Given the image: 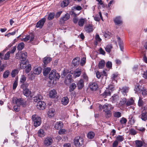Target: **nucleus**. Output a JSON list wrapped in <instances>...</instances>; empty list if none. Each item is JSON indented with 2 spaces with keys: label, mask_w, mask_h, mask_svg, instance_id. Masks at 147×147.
<instances>
[{
  "label": "nucleus",
  "mask_w": 147,
  "mask_h": 147,
  "mask_svg": "<svg viewBox=\"0 0 147 147\" xmlns=\"http://www.w3.org/2000/svg\"><path fill=\"white\" fill-rule=\"evenodd\" d=\"M114 107L110 104L106 103L104 105H100L99 108L100 109H103V111L106 118H109L111 117L112 113L110 110L114 108Z\"/></svg>",
  "instance_id": "1"
},
{
  "label": "nucleus",
  "mask_w": 147,
  "mask_h": 147,
  "mask_svg": "<svg viewBox=\"0 0 147 147\" xmlns=\"http://www.w3.org/2000/svg\"><path fill=\"white\" fill-rule=\"evenodd\" d=\"M13 102L16 105L20 106L22 105L23 107H25L26 104V102L23 99L17 98H13L12 100Z\"/></svg>",
  "instance_id": "2"
},
{
  "label": "nucleus",
  "mask_w": 147,
  "mask_h": 147,
  "mask_svg": "<svg viewBox=\"0 0 147 147\" xmlns=\"http://www.w3.org/2000/svg\"><path fill=\"white\" fill-rule=\"evenodd\" d=\"M32 119L34 123V126L36 127L39 126L41 123L40 117L36 115H33L32 117Z\"/></svg>",
  "instance_id": "3"
},
{
  "label": "nucleus",
  "mask_w": 147,
  "mask_h": 147,
  "mask_svg": "<svg viewBox=\"0 0 147 147\" xmlns=\"http://www.w3.org/2000/svg\"><path fill=\"white\" fill-rule=\"evenodd\" d=\"M113 90L114 88L113 86H109L108 88H107L106 90L102 94V96L104 98H105L107 96H110L111 93Z\"/></svg>",
  "instance_id": "4"
},
{
  "label": "nucleus",
  "mask_w": 147,
  "mask_h": 147,
  "mask_svg": "<svg viewBox=\"0 0 147 147\" xmlns=\"http://www.w3.org/2000/svg\"><path fill=\"white\" fill-rule=\"evenodd\" d=\"M60 75L59 74L57 73L54 70H52L49 74V79L52 80L55 79L56 80L59 79Z\"/></svg>",
  "instance_id": "5"
},
{
  "label": "nucleus",
  "mask_w": 147,
  "mask_h": 147,
  "mask_svg": "<svg viewBox=\"0 0 147 147\" xmlns=\"http://www.w3.org/2000/svg\"><path fill=\"white\" fill-rule=\"evenodd\" d=\"M83 140L80 137L78 136L74 139V143L75 146L77 147H79L83 144Z\"/></svg>",
  "instance_id": "6"
},
{
  "label": "nucleus",
  "mask_w": 147,
  "mask_h": 147,
  "mask_svg": "<svg viewBox=\"0 0 147 147\" xmlns=\"http://www.w3.org/2000/svg\"><path fill=\"white\" fill-rule=\"evenodd\" d=\"M147 107H144L142 108L143 110L142 114L140 117L143 121H146L147 120V112L146 111Z\"/></svg>",
  "instance_id": "7"
},
{
  "label": "nucleus",
  "mask_w": 147,
  "mask_h": 147,
  "mask_svg": "<svg viewBox=\"0 0 147 147\" xmlns=\"http://www.w3.org/2000/svg\"><path fill=\"white\" fill-rule=\"evenodd\" d=\"M52 142L53 140L51 138L47 137L45 138L44 142V145L46 146H48L52 144Z\"/></svg>",
  "instance_id": "8"
},
{
  "label": "nucleus",
  "mask_w": 147,
  "mask_h": 147,
  "mask_svg": "<svg viewBox=\"0 0 147 147\" xmlns=\"http://www.w3.org/2000/svg\"><path fill=\"white\" fill-rule=\"evenodd\" d=\"M37 102L36 106L38 109L43 110L45 109L46 104L44 102L41 101H38Z\"/></svg>",
  "instance_id": "9"
},
{
  "label": "nucleus",
  "mask_w": 147,
  "mask_h": 147,
  "mask_svg": "<svg viewBox=\"0 0 147 147\" xmlns=\"http://www.w3.org/2000/svg\"><path fill=\"white\" fill-rule=\"evenodd\" d=\"M47 115L49 118L53 117L55 114V111L54 108H51L49 109L47 112Z\"/></svg>",
  "instance_id": "10"
},
{
  "label": "nucleus",
  "mask_w": 147,
  "mask_h": 147,
  "mask_svg": "<svg viewBox=\"0 0 147 147\" xmlns=\"http://www.w3.org/2000/svg\"><path fill=\"white\" fill-rule=\"evenodd\" d=\"M34 35L33 34H30L26 36L25 38L22 39V40L24 41H27L29 40L31 42L34 40Z\"/></svg>",
  "instance_id": "11"
},
{
  "label": "nucleus",
  "mask_w": 147,
  "mask_h": 147,
  "mask_svg": "<svg viewBox=\"0 0 147 147\" xmlns=\"http://www.w3.org/2000/svg\"><path fill=\"white\" fill-rule=\"evenodd\" d=\"M46 21L45 19L43 18L38 21L36 24V27L41 28L43 26Z\"/></svg>",
  "instance_id": "12"
},
{
  "label": "nucleus",
  "mask_w": 147,
  "mask_h": 147,
  "mask_svg": "<svg viewBox=\"0 0 147 147\" xmlns=\"http://www.w3.org/2000/svg\"><path fill=\"white\" fill-rule=\"evenodd\" d=\"M85 30L88 33L92 32L94 30L93 26L92 24H87L85 26Z\"/></svg>",
  "instance_id": "13"
},
{
  "label": "nucleus",
  "mask_w": 147,
  "mask_h": 147,
  "mask_svg": "<svg viewBox=\"0 0 147 147\" xmlns=\"http://www.w3.org/2000/svg\"><path fill=\"white\" fill-rule=\"evenodd\" d=\"M81 74V70L80 68H78L75 69L74 72L73 76L76 78L79 77Z\"/></svg>",
  "instance_id": "14"
},
{
  "label": "nucleus",
  "mask_w": 147,
  "mask_h": 147,
  "mask_svg": "<svg viewBox=\"0 0 147 147\" xmlns=\"http://www.w3.org/2000/svg\"><path fill=\"white\" fill-rule=\"evenodd\" d=\"M114 22L115 24L117 25H120L122 24V21L120 16L116 17L114 20Z\"/></svg>",
  "instance_id": "15"
},
{
  "label": "nucleus",
  "mask_w": 147,
  "mask_h": 147,
  "mask_svg": "<svg viewBox=\"0 0 147 147\" xmlns=\"http://www.w3.org/2000/svg\"><path fill=\"white\" fill-rule=\"evenodd\" d=\"M69 17L70 16L69 14L66 13L60 19V23L61 24H63L65 21H66L69 19Z\"/></svg>",
  "instance_id": "16"
},
{
  "label": "nucleus",
  "mask_w": 147,
  "mask_h": 147,
  "mask_svg": "<svg viewBox=\"0 0 147 147\" xmlns=\"http://www.w3.org/2000/svg\"><path fill=\"white\" fill-rule=\"evenodd\" d=\"M89 87L92 90H96L98 88V86L96 82H91L89 84Z\"/></svg>",
  "instance_id": "17"
},
{
  "label": "nucleus",
  "mask_w": 147,
  "mask_h": 147,
  "mask_svg": "<svg viewBox=\"0 0 147 147\" xmlns=\"http://www.w3.org/2000/svg\"><path fill=\"white\" fill-rule=\"evenodd\" d=\"M63 127V124L61 121L56 122L55 125V128L56 129H59L62 128Z\"/></svg>",
  "instance_id": "18"
},
{
  "label": "nucleus",
  "mask_w": 147,
  "mask_h": 147,
  "mask_svg": "<svg viewBox=\"0 0 147 147\" xmlns=\"http://www.w3.org/2000/svg\"><path fill=\"white\" fill-rule=\"evenodd\" d=\"M86 22V18H81L79 19L78 24L80 26L82 27L84 25Z\"/></svg>",
  "instance_id": "19"
},
{
  "label": "nucleus",
  "mask_w": 147,
  "mask_h": 147,
  "mask_svg": "<svg viewBox=\"0 0 147 147\" xmlns=\"http://www.w3.org/2000/svg\"><path fill=\"white\" fill-rule=\"evenodd\" d=\"M117 39L118 44L119 46L120 50L121 51H123V42L121 40L119 36H117Z\"/></svg>",
  "instance_id": "20"
},
{
  "label": "nucleus",
  "mask_w": 147,
  "mask_h": 147,
  "mask_svg": "<svg viewBox=\"0 0 147 147\" xmlns=\"http://www.w3.org/2000/svg\"><path fill=\"white\" fill-rule=\"evenodd\" d=\"M80 58L77 57L74 59L72 61V63L74 66H76L79 64Z\"/></svg>",
  "instance_id": "21"
},
{
  "label": "nucleus",
  "mask_w": 147,
  "mask_h": 147,
  "mask_svg": "<svg viewBox=\"0 0 147 147\" xmlns=\"http://www.w3.org/2000/svg\"><path fill=\"white\" fill-rule=\"evenodd\" d=\"M42 69L40 67H35L33 70V73L35 74L39 75Z\"/></svg>",
  "instance_id": "22"
},
{
  "label": "nucleus",
  "mask_w": 147,
  "mask_h": 147,
  "mask_svg": "<svg viewBox=\"0 0 147 147\" xmlns=\"http://www.w3.org/2000/svg\"><path fill=\"white\" fill-rule=\"evenodd\" d=\"M121 92L124 95H126V93L128 92L129 90V88L126 86L122 87L121 88H120Z\"/></svg>",
  "instance_id": "23"
},
{
  "label": "nucleus",
  "mask_w": 147,
  "mask_h": 147,
  "mask_svg": "<svg viewBox=\"0 0 147 147\" xmlns=\"http://www.w3.org/2000/svg\"><path fill=\"white\" fill-rule=\"evenodd\" d=\"M20 58L21 60L26 59L27 57V53L26 52L22 51L21 53Z\"/></svg>",
  "instance_id": "24"
},
{
  "label": "nucleus",
  "mask_w": 147,
  "mask_h": 147,
  "mask_svg": "<svg viewBox=\"0 0 147 147\" xmlns=\"http://www.w3.org/2000/svg\"><path fill=\"white\" fill-rule=\"evenodd\" d=\"M57 94V92L54 90H51L50 91L49 93V96L50 97L53 98H55Z\"/></svg>",
  "instance_id": "25"
},
{
  "label": "nucleus",
  "mask_w": 147,
  "mask_h": 147,
  "mask_svg": "<svg viewBox=\"0 0 147 147\" xmlns=\"http://www.w3.org/2000/svg\"><path fill=\"white\" fill-rule=\"evenodd\" d=\"M129 120L130 123L131 124H133L135 122V120L134 115L131 114L129 116Z\"/></svg>",
  "instance_id": "26"
},
{
  "label": "nucleus",
  "mask_w": 147,
  "mask_h": 147,
  "mask_svg": "<svg viewBox=\"0 0 147 147\" xmlns=\"http://www.w3.org/2000/svg\"><path fill=\"white\" fill-rule=\"evenodd\" d=\"M23 94L26 97L30 96L31 92L28 89L23 90Z\"/></svg>",
  "instance_id": "27"
},
{
  "label": "nucleus",
  "mask_w": 147,
  "mask_h": 147,
  "mask_svg": "<svg viewBox=\"0 0 147 147\" xmlns=\"http://www.w3.org/2000/svg\"><path fill=\"white\" fill-rule=\"evenodd\" d=\"M78 86L79 89H81L84 86V81L82 79H80L77 84Z\"/></svg>",
  "instance_id": "28"
},
{
  "label": "nucleus",
  "mask_w": 147,
  "mask_h": 147,
  "mask_svg": "<svg viewBox=\"0 0 147 147\" xmlns=\"http://www.w3.org/2000/svg\"><path fill=\"white\" fill-rule=\"evenodd\" d=\"M69 102V99L67 97H64L62 98L61 103L64 105H67Z\"/></svg>",
  "instance_id": "29"
},
{
  "label": "nucleus",
  "mask_w": 147,
  "mask_h": 147,
  "mask_svg": "<svg viewBox=\"0 0 147 147\" xmlns=\"http://www.w3.org/2000/svg\"><path fill=\"white\" fill-rule=\"evenodd\" d=\"M52 60V58L49 57H45L43 60V62L45 64H47L50 62Z\"/></svg>",
  "instance_id": "30"
},
{
  "label": "nucleus",
  "mask_w": 147,
  "mask_h": 147,
  "mask_svg": "<svg viewBox=\"0 0 147 147\" xmlns=\"http://www.w3.org/2000/svg\"><path fill=\"white\" fill-rule=\"evenodd\" d=\"M38 136L40 137H43L45 136V133L44 130L43 129H40L38 132Z\"/></svg>",
  "instance_id": "31"
},
{
  "label": "nucleus",
  "mask_w": 147,
  "mask_h": 147,
  "mask_svg": "<svg viewBox=\"0 0 147 147\" xmlns=\"http://www.w3.org/2000/svg\"><path fill=\"white\" fill-rule=\"evenodd\" d=\"M76 87V85L75 83H72L69 86V91L71 92L74 90Z\"/></svg>",
  "instance_id": "32"
},
{
  "label": "nucleus",
  "mask_w": 147,
  "mask_h": 147,
  "mask_svg": "<svg viewBox=\"0 0 147 147\" xmlns=\"http://www.w3.org/2000/svg\"><path fill=\"white\" fill-rule=\"evenodd\" d=\"M105 64V62L104 60H102L98 63V67L99 69H102L104 67Z\"/></svg>",
  "instance_id": "33"
},
{
  "label": "nucleus",
  "mask_w": 147,
  "mask_h": 147,
  "mask_svg": "<svg viewBox=\"0 0 147 147\" xmlns=\"http://www.w3.org/2000/svg\"><path fill=\"white\" fill-rule=\"evenodd\" d=\"M51 70V69L50 67H47L44 69L43 72L44 75L45 76H47Z\"/></svg>",
  "instance_id": "34"
},
{
  "label": "nucleus",
  "mask_w": 147,
  "mask_h": 147,
  "mask_svg": "<svg viewBox=\"0 0 147 147\" xmlns=\"http://www.w3.org/2000/svg\"><path fill=\"white\" fill-rule=\"evenodd\" d=\"M69 1L68 0H64L61 3V7H63L67 6L69 4Z\"/></svg>",
  "instance_id": "35"
},
{
  "label": "nucleus",
  "mask_w": 147,
  "mask_h": 147,
  "mask_svg": "<svg viewBox=\"0 0 147 147\" xmlns=\"http://www.w3.org/2000/svg\"><path fill=\"white\" fill-rule=\"evenodd\" d=\"M29 85V84L27 82H25L22 83L21 86V87L22 89L23 90L28 89L27 88Z\"/></svg>",
  "instance_id": "36"
},
{
  "label": "nucleus",
  "mask_w": 147,
  "mask_h": 147,
  "mask_svg": "<svg viewBox=\"0 0 147 147\" xmlns=\"http://www.w3.org/2000/svg\"><path fill=\"white\" fill-rule=\"evenodd\" d=\"M112 48L113 47L111 45H109L107 46L105 48L106 51L107 52L110 53Z\"/></svg>",
  "instance_id": "37"
},
{
  "label": "nucleus",
  "mask_w": 147,
  "mask_h": 147,
  "mask_svg": "<svg viewBox=\"0 0 147 147\" xmlns=\"http://www.w3.org/2000/svg\"><path fill=\"white\" fill-rule=\"evenodd\" d=\"M94 133L93 132L90 131L87 134V137L90 139H92L94 138Z\"/></svg>",
  "instance_id": "38"
},
{
  "label": "nucleus",
  "mask_w": 147,
  "mask_h": 147,
  "mask_svg": "<svg viewBox=\"0 0 147 147\" xmlns=\"http://www.w3.org/2000/svg\"><path fill=\"white\" fill-rule=\"evenodd\" d=\"M134 100L132 98L128 100L126 102V105L127 106H129L131 105L134 103Z\"/></svg>",
  "instance_id": "39"
},
{
  "label": "nucleus",
  "mask_w": 147,
  "mask_h": 147,
  "mask_svg": "<svg viewBox=\"0 0 147 147\" xmlns=\"http://www.w3.org/2000/svg\"><path fill=\"white\" fill-rule=\"evenodd\" d=\"M113 102H115L118 101L119 99V97L117 95L113 96L111 98Z\"/></svg>",
  "instance_id": "40"
},
{
  "label": "nucleus",
  "mask_w": 147,
  "mask_h": 147,
  "mask_svg": "<svg viewBox=\"0 0 147 147\" xmlns=\"http://www.w3.org/2000/svg\"><path fill=\"white\" fill-rule=\"evenodd\" d=\"M19 70L18 69H15L13 70L11 73V75L12 77H14L16 74L18 73Z\"/></svg>",
  "instance_id": "41"
},
{
  "label": "nucleus",
  "mask_w": 147,
  "mask_h": 147,
  "mask_svg": "<svg viewBox=\"0 0 147 147\" xmlns=\"http://www.w3.org/2000/svg\"><path fill=\"white\" fill-rule=\"evenodd\" d=\"M42 96L40 95H38L36 97L34 98V101L35 102H37L38 101L42 99Z\"/></svg>",
  "instance_id": "42"
},
{
  "label": "nucleus",
  "mask_w": 147,
  "mask_h": 147,
  "mask_svg": "<svg viewBox=\"0 0 147 147\" xmlns=\"http://www.w3.org/2000/svg\"><path fill=\"white\" fill-rule=\"evenodd\" d=\"M24 44L23 42H22L19 44L17 47L18 49L19 50H21L24 47Z\"/></svg>",
  "instance_id": "43"
},
{
  "label": "nucleus",
  "mask_w": 147,
  "mask_h": 147,
  "mask_svg": "<svg viewBox=\"0 0 147 147\" xmlns=\"http://www.w3.org/2000/svg\"><path fill=\"white\" fill-rule=\"evenodd\" d=\"M136 145L137 147H141L143 145L142 142L140 140H136L135 141Z\"/></svg>",
  "instance_id": "44"
},
{
  "label": "nucleus",
  "mask_w": 147,
  "mask_h": 147,
  "mask_svg": "<svg viewBox=\"0 0 147 147\" xmlns=\"http://www.w3.org/2000/svg\"><path fill=\"white\" fill-rule=\"evenodd\" d=\"M26 77L24 75H22L21 76L20 78V82L21 83H25V82L26 81Z\"/></svg>",
  "instance_id": "45"
},
{
  "label": "nucleus",
  "mask_w": 147,
  "mask_h": 147,
  "mask_svg": "<svg viewBox=\"0 0 147 147\" xmlns=\"http://www.w3.org/2000/svg\"><path fill=\"white\" fill-rule=\"evenodd\" d=\"M68 77H69V78H66V79H65V83L66 84H68L69 83H70L71 82V76L70 75V74L69 75H68Z\"/></svg>",
  "instance_id": "46"
},
{
  "label": "nucleus",
  "mask_w": 147,
  "mask_h": 147,
  "mask_svg": "<svg viewBox=\"0 0 147 147\" xmlns=\"http://www.w3.org/2000/svg\"><path fill=\"white\" fill-rule=\"evenodd\" d=\"M113 115L115 117L119 118L121 116V113L119 112H115L113 113Z\"/></svg>",
  "instance_id": "47"
},
{
  "label": "nucleus",
  "mask_w": 147,
  "mask_h": 147,
  "mask_svg": "<svg viewBox=\"0 0 147 147\" xmlns=\"http://www.w3.org/2000/svg\"><path fill=\"white\" fill-rule=\"evenodd\" d=\"M25 71L26 73H28L31 69V66L30 64H28L25 68Z\"/></svg>",
  "instance_id": "48"
},
{
  "label": "nucleus",
  "mask_w": 147,
  "mask_h": 147,
  "mask_svg": "<svg viewBox=\"0 0 147 147\" xmlns=\"http://www.w3.org/2000/svg\"><path fill=\"white\" fill-rule=\"evenodd\" d=\"M120 122L121 124H125L127 122V120L125 118L123 117L121 119Z\"/></svg>",
  "instance_id": "49"
},
{
  "label": "nucleus",
  "mask_w": 147,
  "mask_h": 147,
  "mask_svg": "<svg viewBox=\"0 0 147 147\" xmlns=\"http://www.w3.org/2000/svg\"><path fill=\"white\" fill-rule=\"evenodd\" d=\"M141 88V87L138 84L137 86H136L134 89L136 92L138 93L139 92Z\"/></svg>",
  "instance_id": "50"
},
{
  "label": "nucleus",
  "mask_w": 147,
  "mask_h": 147,
  "mask_svg": "<svg viewBox=\"0 0 147 147\" xmlns=\"http://www.w3.org/2000/svg\"><path fill=\"white\" fill-rule=\"evenodd\" d=\"M9 74V72L8 71H7L4 72L3 76V77L5 78H7Z\"/></svg>",
  "instance_id": "51"
},
{
  "label": "nucleus",
  "mask_w": 147,
  "mask_h": 147,
  "mask_svg": "<svg viewBox=\"0 0 147 147\" xmlns=\"http://www.w3.org/2000/svg\"><path fill=\"white\" fill-rule=\"evenodd\" d=\"M82 8L80 6H74L72 7V9L74 10L75 9L77 10H80L82 9Z\"/></svg>",
  "instance_id": "52"
},
{
  "label": "nucleus",
  "mask_w": 147,
  "mask_h": 147,
  "mask_svg": "<svg viewBox=\"0 0 147 147\" xmlns=\"http://www.w3.org/2000/svg\"><path fill=\"white\" fill-rule=\"evenodd\" d=\"M106 66L107 68H111L112 67V62L110 61H108L106 63Z\"/></svg>",
  "instance_id": "53"
},
{
  "label": "nucleus",
  "mask_w": 147,
  "mask_h": 147,
  "mask_svg": "<svg viewBox=\"0 0 147 147\" xmlns=\"http://www.w3.org/2000/svg\"><path fill=\"white\" fill-rule=\"evenodd\" d=\"M137 132L136 130L133 129H131L129 130V134L132 135L136 134Z\"/></svg>",
  "instance_id": "54"
},
{
  "label": "nucleus",
  "mask_w": 147,
  "mask_h": 147,
  "mask_svg": "<svg viewBox=\"0 0 147 147\" xmlns=\"http://www.w3.org/2000/svg\"><path fill=\"white\" fill-rule=\"evenodd\" d=\"M54 14L53 13H50L48 16V20H52L54 18Z\"/></svg>",
  "instance_id": "55"
},
{
  "label": "nucleus",
  "mask_w": 147,
  "mask_h": 147,
  "mask_svg": "<svg viewBox=\"0 0 147 147\" xmlns=\"http://www.w3.org/2000/svg\"><path fill=\"white\" fill-rule=\"evenodd\" d=\"M10 52H8L5 55L4 59L5 60L8 59L9 57Z\"/></svg>",
  "instance_id": "56"
},
{
  "label": "nucleus",
  "mask_w": 147,
  "mask_h": 147,
  "mask_svg": "<svg viewBox=\"0 0 147 147\" xmlns=\"http://www.w3.org/2000/svg\"><path fill=\"white\" fill-rule=\"evenodd\" d=\"M20 106L16 105L14 106L13 107V109L14 111L16 112L18 111H20Z\"/></svg>",
  "instance_id": "57"
},
{
  "label": "nucleus",
  "mask_w": 147,
  "mask_h": 147,
  "mask_svg": "<svg viewBox=\"0 0 147 147\" xmlns=\"http://www.w3.org/2000/svg\"><path fill=\"white\" fill-rule=\"evenodd\" d=\"M86 58L85 57H83L81 61L80 65L83 66L86 63Z\"/></svg>",
  "instance_id": "58"
},
{
  "label": "nucleus",
  "mask_w": 147,
  "mask_h": 147,
  "mask_svg": "<svg viewBox=\"0 0 147 147\" xmlns=\"http://www.w3.org/2000/svg\"><path fill=\"white\" fill-rule=\"evenodd\" d=\"M111 35V33L110 32H105L104 34V36L105 38H109Z\"/></svg>",
  "instance_id": "59"
},
{
  "label": "nucleus",
  "mask_w": 147,
  "mask_h": 147,
  "mask_svg": "<svg viewBox=\"0 0 147 147\" xmlns=\"http://www.w3.org/2000/svg\"><path fill=\"white\" fill-rule=\"evenodd\" d=\"M116 139L120 142H121L123 140L124 138L122 136H119L116 138Z\"/></svg>",
  "instance_id": "60"
},
{
  "label": "nucleus",
  "mask_w": 147,
  "mask_h": 147,
  "mask_svg": "<svg viewBox=\"0 0 147 147\" xmlns=\"http://www.w3.org/2000/svg\"><path fill=\"white\" fill-rule=\"evenodd\" d=\"M21 63H23L24 64H25L27 66L28 64H29V61L26 60H21Z\"/></svg>",
  "instance_id": "61"
},
{
  "label": "nucleus",
  "mask_w": 147,
  "mask_h": 147,
  "mask_svg": "<svg viewBox=\"0 0 147 147\" xmlns=\"http://www.w3.org/2000/svg\"><path fill=\"white\" fill-rule=\"evenodd\" d=\"M95 39L97 42H100L101 40V39L99 35L98 34H96V35Z\"/></svg>",
  "instance_id": "62"
},
{
  "label": "nucleus",
  "mask_w": 147,
  "mask_h": 147,
  "mask_svg": "<svg viewBox=\"0 0 147 147\" xmlns=\"http://www.w3.org/2000/svg\"><path fill=\"white\" fill-rule=\"evenodd\" d=\"M66 132V130L64 129H60L58 132V134H63L65 133Z\"/></svg>",
  "instance_id": "63"
},
{
  "label": "nucleus",
  "mask_w": 147,
  "mask_h": 147,
  "mask_svg": "<svg viewBox=\"0 0 147 147\" xmlns=\"http://www.w3.org/2000/svg\"><path fill=\"white\" fill-rule=\"evenodd\" d=\"M96 77L98 78H100V77H102L101 72L99 71H97L96 73Z\"/></svg>",
  "instance_id": "64"
}]
</instances>
